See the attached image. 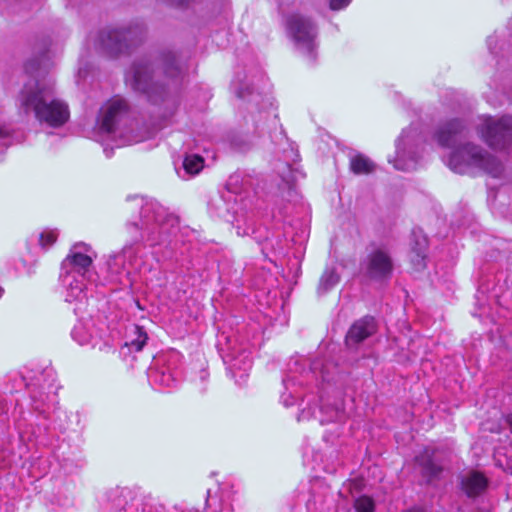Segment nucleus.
<instances>
[{"label":"nucleus","mask_w":512,"mask_h":512,"mask_svg":"<svg viewBox=\"0 0 512 512\" xmlns=\"http://www.w3.org/2000/svg\"><path fill=\"white\" fill-rule=\"evenodd\" d=\"M17 103L25 114L33 112L41 124L49 127H61L70 118L68 104L55 97V81L40 71L25 82Z\"/></svg>","instance_id":"1"},{"label":"nucleus","mask_w":512,"mask_h":512,"mask_svg":"<svg viewBox=\"0 0 512 512\" xmlns=\"http://www.w3.org/2000/svg\"><path fill=\"white\" fill-rule=\"evenodd\" d=\"M448 165L453 171L461 174L478 169L496 178L503 172V165L497 159L485 153L479 146L470 143L455 149L450 154Z\"/></svg>","instance_id":"2"},{"label":"nucleus","mask_w":512,"mask_h":512,"mask_svg":"<svg viewBox=\"0 0 512 512\" xmlns=\"http://www.w3.org/2000/svg\"><path fill=\"white\" fill-rule=\"evenodd\" d=\"M481 139L494 149H504L512 144V117L494 118L483 116L477 124Z\"/></svg>","instance_id":"3"},{"label":"nucleus","mask_w":512,"mask_h":512,"mask_svg":"<svg viewBox=\"0 0 512 512\" xmlns=\"http://www.w3.org/2000/svg\"><path fill=\"white\" fill-rule=\"evenodd\" d=\"M89 41L93 43L97 50L110 56H116L127 51L134 39L131 30L105 28L90 36Z\"/></svg>","instance_id":"4"},{"label":"nucleus","mask_w":512,"mask_h":512,"mask_svg":"<svg viewBox=\"0 0 512 512\" xmlns=\"http://www.w3.org/2000/svg\"><path fill=\"white\" fill-rule=\"evenodd\" d=\"M289 34L298 49L311 54L315 47L316 30L313 23L300 15H292L287 22Z\"/></svg>","instance_id":"5"},{"label":"nucleus","mask_w":512,"mask_h":512,"mask_svg":"<svg viewBox=\"0 0 512 512\" xmlns=\"http://www.w3.org/2000/svg\"><path fill=\"white\" fill-rule=\"evenodd\" d=\"M394 268L392 257L388 250L377 248L366 259L364 272L370 279L383 280L392 275Z\"/></svg>","instance_id":"6"},{"label":"nucleus","mask_w":512,"mask_h":512,"mask_svg":"<svg viewBox=\"0 0 512 512\" xmlns=\"http://www.w3.org/2000/svg\"><path fill=\"white\" fill-rule=\"evenodd\" d=\"M126 82L135 90L154 100L158 85L152 81V69L146 62L134 64L126 75Z\"/></svg>","instance_id":"7"},{"label":"nucleus","mask_w":512,"mask_h":512,"mask_svg":"<svg viewBox=\"0 0 512 512\" xmlns=\"http://www.w3.org/2000/svg\"><path fill=\"white\" fill-rule=\"evenodd\" d=\"M127 113V104L123 99L113 98L100 110L99 121L101 129L107 133L115 130V126Z\"/></svg>","instance_id":"8"},{"label":"nucleus","mask_w":512,"mask_h":512,"mask_svg":"<svg viewBox=\"0 0 512 512\" xmlns=\"http://www.w3.org/2000/svg\"><path fill=\"white\" fill-rule=\"evenodd\" d=\"M376 331L374 318L364 317L356 321L346 335L347 345H355L370 337Z\"/></svg>","instance_id":"9"},{"label":"nucleus","mask_w":512,"mask_h":512,"mask_svg":"<svg viewBox=\"0 0 512 512\" xmlns=\"http://www.w3.org/2000/svg\"><path fill=\"white\" fill-rule=\"evenodd\" d=\"M78 248L75 245L70 253L67 255L65 260L63 261V268L71 267L74 273H77L81 277H85L89 272L92 266V258L86 254L78 252L76 249Z\"/></svg>","instance_id":"10"},{"label":"nucleus","mask_w":512,"mask_h":512,"mask_svg":"<svg viewBox=\"0 0 512 512\" xmlns=\"http://www.w3.org/2000/svg\"><path fill=\"white\" fill-rule=\"evenodd\" d=\"M137 205L141 206V222L142 227H148L150 223L162 222L165 210L164 208L154 200H145L143 198L138 200Z\"/></svg>","instance_id":"11"},{"label":"nucleus","mask_w":512,"mask_h":512,"mask_svg":"<svg viewBox=\"0 0 512 512\" xmlns=\"http://www.w3.org/2000/svg\"><path fill=\"white\" fill-rule=\"evenodd\" d=\"M463 128L459 120H451L443 124L436 133L438 143L445 147L453 145L462 134Z\"/></svg>","instance_id":"12"},{"label":"nucleus","mask_w":512,"mask_h":512,"mask_svg":"<svg viewBox=\"0 0 512 512\" xmlns=\"http://www.w3.org/2000/svg\"><path fill=\"white\" fill-rule=\"evenodd\" d=\"M435 451L426 448L416 457V462L421 467L422 474L429 480L437 478L442 472V467L434 460Z\"/></svg>","instance_id":"13"},{"label":"nucleus","mask_w":512,"mask_h":512,"mask_svg":"<svg viewBox=\"0 0 512 512\" xmlns=\"http://www.w3.org/2000/svg\"><path fill=\"white\" fill-rule=\"evenodd\" d=\"M461 485L464 492L469 497H473L485 490L487 479L479 472H470L462 478Z\"/></svg>","instance_id":"14"},{"label":"nucleus","mask_w":512,"mask_h":512,"mask_svg":"<svg viewBox=\"0 0 512 512\" xmlns=\"http://www.w3.org/2000/svg\"><path fill=\"white\" fill-rule=\"evenodd\" d=\"M414 245L411 252V262L416 270L425 267L426 251L428 248V240L423 235L414 234Z\"/></svg>","instance_id":"15"},{"label":"nucleus","mask_w":512,"mask_h":512,"mask_svg":"<svg viewBox=\"0 0 512 512\" xmlns=\"http://www.w3.org/2000/svg\"><path fill=\"white\" fill-rule=\"evenodd\" d=\"M411 132L412 130H404L397 142V157L394 161V167L398 170L409 171L416 167V162L414 160L411 159L407 162L404 160V150Z\"/></svg>","instance_id":"16"},{"label":"nucleus","mask_w":512,"mask_h":512,"mask_svg":"<svg viewBox=\"0 0 512 512\" xmlns=\"http://www.w3.org/2000/svg\"><path fill=\"white\" fill-rule=\"evenodd\" d=\"M71 278H74V276H71L70 274L66 275L63 279L64 283L68 284L67 288V296L66 301L72 302L76 300H82L85 298L84 293V284L82 281L76 280L75 285L70 281Z\"/></svg>","instance_id":"17"},{"label":"nucleus","mask_w":512,"mask_h":512,"mask_svg":"<svg viewBox=\"0 0 512 512\" xmlns=\"http://www.w3.org/2000/svg\"><path fill=\"white\" fill-rule=\"evenodd\" d=\"M134 252L131 247H125L121 253L113 256L108 261V268L112 273L120 274L121 269H125V260L131 258Z\"/></svg>","instance_id":"18"},{"label":"nucleus","mask_w":512,"mask_h":512,"mask_svg":"<svg viewBox=\"0 0 512 512\" xmlns=\"http://www.w3.org/2000/svg\"><path fill=\"white\" fill-rule=\"evenodd\" d=\"M351 170L355 174H369L374 171V163L363 155H356L350 161Z\"/></svg>","instance_id":"19"},{"label":"nucleus","mask_w":512,"mask_h":512,"mask_svg":"<svg viewBox=\"0 0 512 512\" xmlns=\"http://www.w3.org/2000/svg\"><path fill=\"white\" fill-rule=\"evenodd\" d=\"M339 282V275L334 269H326L320 278L318 291L326 293Z\"/></svg>","instance_id":"20"},{"label":"nucleus","mask_w":512,"mask_h":512,"mask_svg":"<svg viewBox=\"0 0 512 512\" xmlns=\"http://www.w3.org/2000/svg\"><path fill=\"white\" fill-rule=\"evenodd\" d=\"M184 170L190 174H198L203 168V158L198 155H188L183 161Z\"/></svg>","instance_id":"21"},{"label":"nucleus","mask_w":512,"mask_h":512,"mask_svg":"<svg viewBox=\"0 0 512 512\" xmlns=\"http://www.w3.org/2000/svg\"><path fill=\"white\" fill-rule=\"evenodd\" d=\"M251 365V358L245 351L239 356H233L230 363L231 367L238 369L243 368L245 371L249 369Z\"/></svg>","instance_id":"22"},{"label":"nucleus","mask_w":512,"mask_h":512,"mask_svg":"<svg viewBox=\"0 0 512 512\" xmlns=\"http://www.w3.org/2000/svg\"><path fill=\"white\" fill-rule=\"evenodd\" d=\"M355 508L358 512H373L374 502L370 497L362 496L355 501Z\"/></svg>","instance_id":"23"},{"label":"nucleus","mask_w":512,"mask_h":512,"mask_svg":"<svg viewBox=\"0 0 512 512\" xmlns=\"http://www.w3.org/2000/svg\"><path fill=\"white\" fill-rule=\"evenodd\" d=\"M137 337L136 339L131 341V346L135 348L136 351L142 350L146 341L148 339L147 334L140 328L136 327Z\"/></svg>","instance_id":"24"},{"label":"nucleus","mask_w":512,"mask_h":512,"mask_svg":"<svg viewBox=\"0 0 512 512\" xmlns=\"http://www.w3.org/2000/svg\"><path fill=\"white\" fill-rule=\"evenodd\" d=\"M165 72L170 77H175L180 73V68L176 65V58L174 55H170L165 62Z\"/></svg>","instance_id":"25"},{"label":"nucleus","mask_w":512,"mask_h":512,"mask_svg":"<svg viewBox=\"0 0 512 512\" xmlns=\"http://www.w3.org/2000/svg\"><path fill=\"white\" fill-rule=\"evenodd\" d=\"M57 238V234L53 231H46L41 233L40 235V244L46 248L50 245H52Z\"/></svg>","instance_id":"26"},{"label":"nucleus","mask_w":512,"mask_h":512,"mask_svg":"<svg viewBox=\"0 0 512 512\" xmlns=\"http://www.w3.org/2000/svg\"><path fill=\"white\" fill-rule=\"evenodd\" d=\"M155 381L162 386L170 387L173 384L174 379L169 373L161 372L156 375Z\"/></svg>","instance_id":"27"},{"label":"nucleus","mask_w":512,"mask_h":512,"mask_svg":"<svg viewBox=\"0 0 512 512\" xmlns=\"http://www.w3.org/2000/svg\"><path fill=\"white\" fill-rule=\"evenodd\" d=\"M351 0H330V7L333 10H339L346 7Z\"/></svg>","instance_id":"28"},{"label":"nucleus","mask_w":512,"mask_h":512,"mask_svg":"<svg viewBox=\"0 0 512 512\" xmlns=\"http://www.w3.org/2000/svg\"><path fill=\"white\" fill-rule=\"evenodd\" d=\"M165 1L167 3H169L170 5H174V6H182L189 2V0H165Z\"/></svg>","instance_id":"29"},{"label":"nucleus","mask_w":512,"mask_h":512,"mask_svg":"<svg viewBox=\"0 0 512 512\" xmlns=\"http://www.w3.org/2000/svg\"><path fill=\"white\" fill-rule=\"evenodd\" d=\"M9 137V130L0 125V139H6Z\"/></svg>","instance_id":"30"},{"label":"nucleus","mask_w":512,"mask_h":512,"mask_svg":"<svg viewBox=\"0 0 512 512\" xmlns=\"http://www.w3.org/2000/svg\"><path fill=\"white\" fill-rule=\"evenodd\" d=\"M506 421H507V423H508V425H509V428H510V430H511V432H512V415H509V416L507 417V420H506Z\"/></svg>","instance_id":"31"},{"label":"nucleus","mask_w":512,"mask_h":512,"mask_svg":"<svg viewBox=\"0 0 512 512\" xmlns=\"http://www.w3.org/2000/svg\"><path fill=\"white\" fill-rule=\"evenodd\" d=\"M3 289L0 287V297L2 296Z\"/></svg>","instance_id":"32"}]
</instances>
